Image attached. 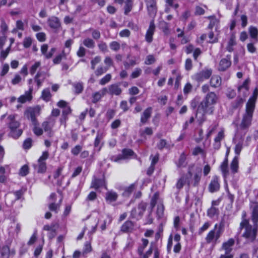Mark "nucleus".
<instances>
[{"label":"nucleus","instance_id":"54","mask_svg":"<svg viewBox=\"0 0 258 258\" xmlns=\"http://www.w3.org/2000/svg\"><path fill=\"white\" fill-rule=\"evenodd\" d=\"M156 59L153 55H149L147 56L145 63L147 65L151 64L154 63Z\"/></svg>","mask_w":258,"mask_h":258},{"label":"nucleus","instance_id":"60","mask_svg":"<svg viewBox=\"0 0 258 258\" xmlns=\"http://www.w3.org/2000/svg\"><path fill=\"white\" fill-rule=\"evenodd\" d=\"M22 80L21 77L19 74L15 75L14 78L12 80V83L13 85H16L19 84Z\"/></svg>","mask_w":258,"mask_h":258},{"label":"nucleus","instance_id":"52","mask_svg":"<svg viewBox=\"0 0 258 258\" xmlns=\"http://www.w3.org/2000/svg\"><path fill=\"white\" fill-rule=\"evenodd\" d=\"M90 31H92V37L95 40H98L100 38L101 34L100 32L95 29H90Z\"/></svg>","mask_w":258,"mask_h":258},{"label":"nucleus","instance_id":"11","mask_svg":"<svg viewBox=\"0 0 258 258\" xmlns=\"http://www.w3.org/2000/svg\"><path fill=\"white\" fill-rule=\"evenodd\" d=\"M235 240L233 238L229 239L227 241L223 243L221 249L225 251V254H231L230 253L232 250Z\"/></svg>","mask_w":258,"mask_h":258},{"label":"nucleus","instance_id":"14","mask_svg":"<svg viewBox=\"0 0 258 258\" xmlns=\"http://www.w3.org/2000/svg\"><path fill=\"white\" fill-rule=\"evenodd\" d=\"M47 22L49 27L55 30L58 29L61 26V23L59 19L55 16H52L49 18Z\"/></svg>","mask_w":258,"mask_h":258},{"label":"nucleus","instance_id":"21","mask_svg":"<svg viewBox=\"0 0 258 258\" xmlns=\"http://www.w3.org/2000/svg\"><path fill=\"white\" fill-rule=\"evenodd\" d=\"M202 169L200 167H196L195 172L193 176V185L196 186L199 184L201 177Z\"/></svg>","mask_w":258,"mask_h":258},{"label":"nucleus","instance_id":"38","mask_svg":"<svg viewBox=\"0 0 258 258\" xmlns=\"http://www.w3.org/2000/svg\"><path fill=\"white\" fill-rule=\"evenodd\" d=\"M208 18L210 20V22L208 26L209 29H212L214 26L217 25L219 23V20L216 18L215 16H210Z\"/></svg>","mask_w":258,"mask_h":258},{"label":"nucleus","instance_id":"50","mask_svg":"<svg viewBox=\"0 0 258 258\" xmlns=\"http://www.w3.org/2000/svg\"><path fill=\"white\" fill-rule=\"evenodd\" d=\"M158 199H159V194L158 192H156L155 194H154V195L153 196V197L151 199V201L150 204H151L152 209H153L155 207Z\"/></svg>","mask_w":258,"mask_h":258},{"label":"nucleus","instance_id":"20","mask_svg":"<svg viewBox=\"0 0 258 258\" xmlns=\"http://www.w3.org/2000/svg\"><path fill=\"white\" fill-rule=\"evenodd\" d=\"M152 112V108L151 107H148L144 111L141 117V122L143 124L145 123L147 121L148 119L151 117Z\"/></svg>","mask_w":258,"mask_h":258},{"label":"nucleus","instance_id":"57","mask_svg":"<svg viewBox=\"0 0 258 258\" xmlns=\"http://www.w3.org/2000/svg\"><path fill=\"white\" fill-rule=\"evenodd\" d=\"M101 61V57L99 56H97L94 57L91 61V69L93 70L95 69V66Z\"/></svg>","mask_w":258,"mask_h":258},{"label":"nucleus","instance_id":"51","mask_svg":"<svg viewBox=\"0 0 258 258\" xmlns=\"http://www.w3.org/2000/svg\"><path fill=\"white\" fill-rule=\"evenodd\" d=\"M110 48L114 51H117L120 48V44L116 41H112L109 44Z\"/></svg>","mask_w":258,"mask_h":258},{"label":"nucleus","instance_id":"47","mask_svg":"<svg viewBox=\"0 0 258 258\" xmlns=\"http://www.w3.org/2000/svg\"><path fill=\"white\" fill-rule=\"evenodd\" d=\"M11 49V45H10L6 50H3L2 49H1V54H0V57L1 58H2L3 60L5 59L9 54L10 51Z\"/></svg>","mask_w":258,"mask_h":258},{"label":"nucleus","instance_id":"34","mask_svg":"<svg viewBox=\"0 0 258 258\" xmlns=\"http://www.w3.org/2000/svg\"><path fill=\"white\" fill-rule=\"evenodd\" d=\"M147 204L145 203L141 202L138 205V216L140 217H142L146 209Z\"/></svg>","mask_w":258,"mask_h":258},{"label":"nucleus","instance_id":"44","mask_svg":"<svg viewBox=\"0 0 258 258\" xmlns=\"http://www.w3.org/2000/svg\"><path fill=\"white\" fill-rule=\"evenodd\" d=\"M164 207L161 203L159 204L157 206V214L160 218L162 217L164 214Z\"/></svg>","mask_w":258,"mask_h":258},{"label":"nucleus","instance_id":"49","mask_svg":"<svg viewBox=\"0 0 258 258\" xmlns=\"http://www.w3.org/2000/svg\"><path fill=\"white\" fill-rule=\"evenodd\" d=\"M135 185L134 184H132L128 187H127L123 193V196L125 197H128L130 195L133 191L134 190Z\"/></svg>","mask_w":258,"mask_h":258},{"label":"nucleus","instance_id":"30","mask_svg":"<svg viewBox=\"0 0 258 258\" xmlns=\"http://www.w3.org/2000/svg\"><path fill=\"white\" fill-rule=\"evenodd\" d=\"M84 46L88 48H94L95 46V43L94 41L90 38H85L83 42Z\"/></svg>","mask_w":258,"mask_h":258},{"label":"nucleus","instance_id":"62","mask_svg":"<svg viewBox=\"0 0 258 258\" xmlns=\"http://www.w3.org/2000/svg\"><path fill=\"white\" fill-rule=\"evenodd\" d=\"M82 150V147L80 145L76 146L72 150V153L76 156L79 154V153L81 152Z\"/></svg>","mask_w":258,"mask_h":258},{"label":"nucleus","instance_id":"17","mask_svg":"<svg viewBox=\"0 0 258 258\" xmlns=\"http://www.w3.org/2000/svg\"><path fill=\"white\" fill-rule=\"evenodd\" d=\"M107 93V89L104 88L99 91L96 92L92 94V102L96 103L99 101L102 96H104Z\"/></svg>","mask_w":258,"mask_h":258},{"label":"nucleus","instance_id":"28","mask_svg":"<svg viewBox=\"0 0 258 258\" xmlns=\"http://www.w3.org/2000/svg\"><path fill=\"white\" fill-rule=\"evenodd\" d=\"M230 169L232 173L237 172L238 169V158L235 156L230 164Z\"/></svg>","mask_w":258,"mask_h":258},{"label":"nucleus","instance_id":"15","mask_svg":"<svg viewBox=\"0 0 258 258\" xmlns=\"http://www.w3.org/2000/svg\"><path fill=\"white\" fill-rule=\"evenodd\" d=\"M56 196V195L54 193H52L50 195V199H52V202L49 204L48 208L50 211L54 212L55 213H57L58 211L59 210V208H60V203L61 202L62 199H61L59 200V204H56L54 203V202H55L54 199L55 198Z\"/></svg>","mask_w":258,"mask_h":258},{"label":"nucleus","instance_id":"25","mask_svg":"<svg viewBox=\"0 0 258 258\" xmlns=\"http://www.w3.org/2000/svg\"><path fill=\"white\" fill-rule=\"evenodd\" d=\"M118 197L117 194L113 191H109L106 192L105 199L108 203H111L116 201Z\"/></svg>","mask_w":258,"mask_h":258},{"label":"nucleus","instance_id":"42","mask_svg":"<svg viewBox=\"0 0 258 258\" xmlns=\"http://www.w3.org/2000/svg\"><path fill=\"white\" fill-rule=\"evenodd\" d=\"M111 79V75L110 74H108L100 80L99 84L101 85H104L108 83L110 81Z\"/></svg>","mask_w":258,"mask_h":258},{"label":"nucleus","instance_id":"32","mask_svg":"<svg viewBox=\"0 0 258 258\" xmlns=\"http://www.w3.org/2000/svg\"><path fill=\"white\" fill-rule=\"evenodd\" d=\"M2 258H9L10 255V249L8 246H4L2 247L1 251Z\"/></svg>","mask_w":258,"mask_h":258},{"label":"nucleus","instance_id":"61","mask_svg":"<svg viewBox=\"0 0 258 258\" xmlns=\"http://www.w3.org/2000/svg\"><path fill=\"white\" fill-rule=\"evenodd\" d=\"M32 140L30 138L27 139L23 143V147L25 149H29L32 146Z\"/></svg>","mask_w":258,"mask_h":258},{"label":"nucleus","instance_id":"6","mask_svg":"<svg viewBox=\"0 0 258 258\" xmlns=\"http://www.w3.org/2000/svg\"><path fill=\"white\" fill-rule=\"evenodd\" d=\"M40 108L38 106L34 108H28L24 112L27 118L30 119L34 124H37L36 116L40 114Z\"/></svg>","mask_w":258,"mask_h":258},{"label":"nucleus","instance_id":"41","mask_svg":"<svg viewBox=\"0 0 258 258\" xmlns=\"http://www.w3.org/2000/svg\"><path fill=\"white\" fill-rule=\"evenodd\" d=\"M157 147L159 149L162 150L164 148H170V146L167 145L165 140L161 139L157 144Z\"/></svg>","mask_w":258,"mask_h":258},{"label":"nucleus","instance_id":"43","mask_svg":"<svg viewBox=\"0 0 258 258\" xmlns=\"http://www.w3.org/2000/svg\"><path fill=\"white\" fill-rule=\"evenodd\" d=\"M38 162V172L39 173H44L45 172L46 170V165L45 162Z\"/></svg>","mask_w":258,"mask_h":258},{"label":"nucleus","instance_id":"3","mask_svg":"<svg viewBox=\"0 0 258 258\" xmlns=\"http://www.w3.org/2000/svg\"><path fill=\"white\" fill-rule=\"evenodd\" d=\"M16 114H10L7 118V125L10 130L9 136L17 139L19 138L23 133V130L19 128L20 122L16 120Z\"/></svg>","mask_w":258,"mask_h":258},{"label":"nucleus","instance_id":"7","mask_svg":"<svg viewBox=\"0 0 258 258\" xmlns=\"http://www.w3.org/2000/svg\"><path fill=\"white\" fill-rule=\"evenodd\" d=\"M212 73L211 69L204 70L196 73L192 76V78L198 82H203L204 80L209 79L211 76Z\"/></svg>","mask_w":258,"mask_h":258},{"label":"nucleus","instance_id":"55","mask_svg":"<svg viewBox=\"0 0 258 258\" xmlns=\"http://www.w3.org/2000/svg\"><path fill=\"white\" fill-rule=\"evenodd\" d=\"M32 39L30 37H26L23 41V46L25 48H29L32 44Z\"/></svg>","mask_w":258,"mask_h":258},{"label":"nucleus","instance_id":"29","mask_svg":"<svg viewBox=\"0 0 258 258\" xmlns=\"http://www.w3.org/2000/svg\"><path fill=\"white\" fill-rule=\"evenodd\" d=\"M235 40V36L234 34H232L226 47V49L229 52H232L233 50V46L236 44Z\"/></svg>","mask_w":258,"mask_h":258},{"label":"nucleus","instance_id":"56","mask_svg":"<svg viewBox=\"0 0 258 258\" xmlns=\"http://www.w3.org/2000/svg\"><path fill=\"white\" fill-rule=\"evenodd\" d=\"M242 148V143L241 142H239L236 145L234 148V151L237 157L240 154Z\"/></svg>","mask_w":258,"mask_h":258},{"label":"nucleus","instance_id":"48","mask_svg":"<svg viewBox=\"0 0 258 258\" xmlns=\"http://www.w3.org/2000/svg\"><path fill=\"white\" fill-rule=\"evenodd\" d=\"M41 63L40 61L36 62L30 68V73L31 75L35 74L37 70L40 67Z\"/></svg>","mask_w":258,"mask_h":258},{"label":"nucleus","instance_id":"2","mask_svg":"<svg viewBox=\"0 0 258 258\" xmlns=\"http://www.w3.org/2000/svg\"><path fill=\"white\" fill-rule=\"evenodd\" d=\"M217 100L218 97L214 92L208 93L198 106V110L202 111L204 114L212 113L213 105L217 103Z\"/></svg>","mask_w":258,"mask_h":258},{"label":"nucleus","instance_id":"37","mask_svg":"<svg viewBox=\"0 0 258 258\" xmlns=\"http://www.w3.org/2000/svg\"><path fill=\"white\" fill-rule=\"evenodd\" d=\"M133 3L132 0H126L125 5L124 6V14L127 15L131 12L132 9Z\"/></svg>","mask_w":258,"mask_h":258},{"label":"nucleus","instance_id":"9","mask_svg":"<svg viewBox=\"0 0 258 258\" xmlns=\"http://www.w3.org/2000/svg\"><path fill=\"white\" fill-rule=\"evenodd\" d=\"M134 152L131 149H124L122 151V154L116 157H112L111 160L114 162H118L122 159L129 158L134 155Z\"/></svg>","mask_w":258,"mask_h":258},{"label":"nucleus","instance_id":"64","mask_svg":"<svg viewBox=\"0 0 258 258\" xmlns=\"http://www.w3.org/2000/svg\"><path fill=\"white\" fill-rule=\"evenodd\" d=\"M192 88V86L190 83H187L184 86L183 88V92L185 94L189 93Z\"/></svg>","mask_w":258,"mask_h":258},{"label":"nucleus","instance_id":"26","mask_svg":"<svg viewBox=\"0 0 258 258\" xmlns=\"http://www.w3.org/2000/svg\"><path fill=\"white\" fill-rule=\"evenodd\" d=\"M209 188L210 191L211 192H214L219 190L220 188V184L217 178H214L211 181L209 184Z\"/></svg>","mask_w":258,"mask_h":258},{"label":"nucleus","instance_id":"39","mask_svg":"<svg viewBox=\"0 0 258 258\" xmlns=\"http://www.w3.org/2000/svg\"><path fill=\"white\" fill-rule=\"evenodd\" d=\"M42 97L46 101H48L50 100L51 98V94L49 89H45L42 91Z\"/></svg>","mask_w":258,"mask_h":258},{"label":"nucleus","instance_id":"33","mask_svg":"<svg viewBox=\"0 0 258 258\" xmlns=\"http://www.w3.org/2000/svg\"><path fill=\"white\" fill-rule=\"evenodd\" d=\"M73 86L75 88V93L76 94H79L82 92L84 89L83 83H75L73 84Z\"/></svg>","mask_w":258,"mask_h":258},{"label":"nucleus","instance_id":"36","mask_svg":"<svg viewBox=\"0 0 258 258\" xmlns=\"http://www.w3.org/2000/svg\"><path fill=\"white\" fill-rule=\"evenodd\" d=\"M244 102V100L242 98H237L234 102L232 103V107L234 109H236L238 107L242 106Z\"/></svg>","mask_w":258,"mask_h":258},{"label":"nucleus","instance_id":"59","mask_svg":"<svg viewBox=\"0 0 258 258\" xmlns=\"http://www.w3.org/2000/svg\"><path fill=\"white\" fill-rule=\"evenodd\" d=\"M210 226V224L209 222H206L203 226H202L199 230V234L201 235L203 232L207 230Z\"/></svg>","mask_w":258,"mask_h":258},{"label":"nucleus","instance_id":"40","mask_svg":"<svg viewBox=\"0 0 258 258\" xmlns=\"http://www.w3.org/2000/svg\"><path fill=\"white\" fill-rule=\"evenodd\" d=\"M218 214V209L214 207H212L208 210V216L211 218Z\"/></svg>","mask_w":258,"mask_h":258},{"label":"nucleus","instance_id":"19","mask_svg":"<svg viewBox=\"0 0 258 258\" xmlns=\"http://www.w3.org/2000/svg\"><path fill=\"white\" fill-rule=\"evenodd\" d=\"M46 78V74L42 71H39L34 77V80L36 82L38 87L41 86L42 82Z\"/></svg>","mask_w":258,"mask_h":258},{"label":"nucleus","instance_id":"22","mask_svg":"<svg viewBox=\"0 0 258 258\" xmlns=\"http://www.w3.org/2000/svg\"><path fill=\"white\" fill-rule=\"evenodd\" d=\"M134 226L133 222L127 221L122 224L120 230L123 232H131L133 230Z\"/></svg>","mask_w":258,"mask_h":258},{"label":"nucleus","instance_id":"4","mask_svg":"<svg viewBox=\"0 0 258 258\" xmlns=\"http://www.w3.org/2000/svg\"><path fill=\"white\" fill-rule=\"evenodd\" d=\"M255 107V101L249 100L246 104L245 112L243 114L239 127L242 130L247 129L251 124L253 112Z\"/></svg>","mask_w":258,"mask_h":258},{"label":"nucleus","instance_id":"23","mask_svg":"<svg viewBox=\"0 0 258 258\" xmlns=\"http://www.w3.org/2000/svg\"><path fill=\"white\" fill-rule=\"evenodd\" d=\"M222 83L221 78L220 76H213L210 80V85L212 87L217 88L221 86Z\"/></svg>","mask_w":258,"mask_h":258},{"label":"nucleus","instance_id":"12","mask_svg":"<svg viewBox=\"0 0 258 258\" xmlns=\"http://www.w3.org/2000/svg\"><path fill=\"white\" fill-rule=\"evenodd\" d=\"M155 30V25L154 23V21L152 20L150 23L149 27L148 29L146 36H145V39L146 40L148 43H151L153 40V35L154 33Z\"/></svg>","mask_w":258,"mask_h":258},{"label":"nucleus","instance_id":"46","mask_svg":"<svg viewBox=\"0 0 258 258\" xmlns=\"http://www.w3.org/2000/svg\"><path fill=\"white\" fill-rule=\"evenodd\" d=\"M108 69V67H100L97 69V70L95 71V75L97 76H99L103 74V73H105Z\"/></svg>","mask_w":258,"mask_h":258},{"label":"nucleus","instance_id":"1","mask_svg":"<svg viewBox=\"0 0 258 258\" xmlns=\"http://www.w3.org/2000/svg\"><path fill=\"white\" fill-rule=\"evenodd\" d=\"M251 220L253 225L249 224V221H243L240 223L239 229L242 231L241 236L244 238L247 242L253 241L256 236L258 229V205H255L253 209Z\"/></svg>","mask_w":258,"mask_h":258},{"label":"nucleus","instance_id":"27","mask_svg":"<svg viewBox=\"0 0 258 258\" xmlns=\"http://www.w3.org/2000/svg\"><path fill=\"white\" fill-rule=\"evenodd\" d=\"M221 170L223 176L226 178L229 175L228 168V159L226 158L220 165Z\"/></svg>","mask_w":258,"mask_h":258},{"label":"nucleus","instance_id":"58","mask_svg":"<svg viewBox=\"0 0 258 258\" xmlns=\"http://www.w3.org/2000/svg\"><path fill=\"white\" fill-rule=\"evenodd\" d=\"M142 73V70L140 68H136L131 74V77L133 79L137 78L140 76Z\"/></svg>","mask_w":258,"mask_h":258},{"label":"nucleus","instance_id":"35","mask_svg":"<svg viewBox=\"0 0 258 258\" xmlns=\"http://www.w3.org/2000/svg\"><path fill=\"white\" fill-rule=\"evenodd\" d=\"M104 181L100 179H95L92 182L91 187L97 189L103 186Z\"/></svg>","mask_w":258,"mask_h":258},{"label":"nucleus","instance_id":"53","mask_svg":"<svg viewBox=\"0 0 258 258\" xmlns=\"http://www.w3.org/2000/svg\"><path fill=\"white\" fill-rule=\"evenodd\" d=\"M99 49L103 52H106L108 51L107 45L106 43L103 41H101L98 44Z\"/></svg>","mask_w":258,"mask_h":258},{"label":"nucleus","instance_id":"63","mask_svg":"<svg viewBox=\"0 0 258 258\" xmlns=\"http://www.w3.org/2000/svg\"><path fill=\"white\" fill-rule=\"evenodd\" d=\"M192 64L191 59L190 58H187L185 60V68L187 71H189L192 69Z\"/></svg>","mask_w":258,"mask_h":258},{"label":"nucleus","instance_id":"5","mask_svg":"<svg viewBox=\"0 0 258 258\" xmlns=\"http://www.w3.org/2000/svg\"><path fill=\"white\" fill-rule=\"evenodd\" d=\"M223 224L220 223L219 225L216 224L214 229L209 232L205 238L207 243L214 242L216 243L223 232Z\"/></svg>","mask_w":258,"mask_h":258},{"label":"nucleus","instance_id":"31","mask_svg":"<svg viewBox=\"0 0 258 258\" xmlns=\"http://www.w3.org/2000/svg\"><path fill=\"white\" fill-rule=\"evenodd\" d=\"M249 33L251 38L254 39L255 42L257 41V35H258V30L257 29L253 26H250L249 28Z\"/></svg>","mask_w":258,"mask_h":258},{"label":"nucleus","instance_id":"18","mask_svg":"<svg viewBox=\"0 0 258 258\" xmlns=\"http://www.w3.org/2000/svg\"><path fill=\"white\" fill-rule=\"evenodd\" d=\"M122 92L121 89L117 84H112L108 87L107 93L111 95H119Z\"/></svg>","mask_w":258,"mask_h":258},{"label":"nucleus","instance_id":"24","mask_svg":"<svg viewBox=\"0 0 258 258\" xmlns=\"http://www.w3.org/2000/svg\"><path fill=\"white\" fill-rule=\"evenodd\" d=\"M32 88H30L28 91L26 92L25 94L21 96L18 98V101L22 103L26 102L27 101L30 100L32 98Z\"/></svg>","mask_w":258,"mask_h":258},{"label":"nucleus","instance_id":"10","mask_svg":"<svg viewBox=\"0 0 258 258\" xmlns=\"http://www.w3.org/2000/svg\"><path fill=\"white\" fill-rule=\"evenodd\" d=\"M54 120L49 118L48 120L44 121L42 124V126L44 131L47 133L49 137H51L53 135L52 129L54 124Z\"/></svg>","mask_w":258,"mask_h":258},{"label":"nucleus","instance_id":"13","mask_svg":"<svg viewBox=\"0 0 258 258\" xmlns=\"http://www.w3.org/2000/svg\"><path fill=\"white\" fill-rule=\"evenodd\" d=\"M230 59L231 56L229 55H227L226 58L222 59L219 62V70L225 71L230 67L231 64Z\"/></svg>","mask_w":258,"mask_h":258},{"label":"nucleus","instance_id":"8","mask_svg":"<svg viewBox=\"0 0 258 258\" xmlns=\"http://www.w3.org/2000/svg\"><path fill=\"white\" fill-rule=\"evenodd\" d=\"M192 176V174L190 171V170H189L188 172V174L186 175H183L181 176V177L178 180L176 184V187L178 189H181L183 185L185 184H187L188 186H189L191 182L189 180V178H191Z\"/></svg>","mask_w":258,"mask_h":258},{"label":"nucleus","instance_id":"16","mask_svg":"<svg viewBox=\"0 0 258 258\" xmlns=\"http://www.w3.org/2000/svg\"><path fill=\"white\" fill-rule=\"evenodd\" d=\"M149 14L153 16L156 15L157 12L156 2L155 0H146Z\"/></svg>","mask_w":258,"mask_h":258},{"label":"nucleus","instance_id":"45","mask_svg":"<svg viewBox=\"0 0 258 258\" xmlns=\"http://www.w3.org/2000/svg\"><path fill=\"white\" fill-rule=\"evenodd\" d=\"M29 173V167L27 165H25L23 166L19 171V174L21 176H24L27 175Z\"/></svg>","mask_w":258,"mask_h":258}]
</instances>
